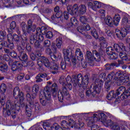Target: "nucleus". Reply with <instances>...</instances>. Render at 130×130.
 <instances>
[{
	"instance_id": "obj_1",
	"label": "nucleus",
	"mask_w": 130,
	"mask_h": 130,
	"mask_svg": "<svg viewBox=\"0 0 130 130\" xmlns=\"http://www.w3.org/2000/svg\"><path fill=\"white\" fill-rule=\"evenodd\" d=\"M58 90V86L56 83H54L51 87L47 86L44 88V89L41 90L40 91L39 98H44L48 101H51V93L53 97H56Z\"/></svg>"
},
{
	"instance_id": "obj_2",
	"label": "nucleus",
	"mask_w": 130,
	"mask_h": 130,
	"mask_svg": "<svg viewBox=\"0 0 130 130\" xmlns=\"http://www.w3.org/2000/svg\"><path fill=\"white\" fill-rule=\"evenodd\" d=\"M122 26L124 27V29L122 30H119V29H116L115 34L118 38L121 39L123 37H125L127 34V30H129L130 27V20L126 17L124 16L122 20Z\"/></svg>"
},
{
	"instance_id": "obj_3",
	"label": "nucleus",
	"mask_w": 130,
	"mask_h": 130,
	"mask_svg": "<svg viewBox=\"0 0 130 130\" xmlns=\"http://www.w3.org/2000/svg\"><path fill=\"white\" fill-rule=\"evenodd\" d=\"M103 85V82L100 79H96L94 85H91L90 89L86 91V95L87 97H90L91 95L94 97L96 94L100 93L101 87Z\"/></svg>"
},
{
	"instance_id": "obj_4",
	"label": "nucleus",
	"mask_w": 130,
	"mask_h": 130,
	"mask_svg": "<svg viewBox=\"0 0 130 130\" xmlns=\"http://www.w3.org/2000/svg\"><path fill=\"white\" fill-rule=\"evenodd\" d=\"M90 75L86 74L84 76L85 80L83 79V76L82 74H79L77 77H75L73 79V84L74 86H76L77 85H80V86L83 88L84 89H86L88 87V84H89V78Z\"/></svg>"
},
{
	"instance_id": "obj_5",
	"label": "nucleus",
	"mask_w": 130,
	"mask_h": 130,
	"mask_svg": "<svg viewBox=\"0 0 130 130\" xmlns=\"http://www.w3.org/2000/svg\"><path fill=\"white\" fill-rule=\"evenodd\" d=\"M94 120H101V121L103 122V124H104V122H105V121L108 120L106 119V115H105V114H104V113H100L98 114H93V116L90 119L87 123L88 126L91 127V130H96V128H95V127H96V125L94 124V123L95 122V121H93Z\"/></svg>"
},
{
	"instance_id": "obj_6",
	"label": "nucleus",
	"mask_w": 130,
	"mask_h": 130,
	"mask_svg": "<svg viewBox=\"0 0 130 130\" xmlns=\"http://www.w3.org/2000/svg\"><path fill=\"white\" fill-rule=\"evenodd\" d=\"M86 60L88 63L89 66L92 67L94 66V61H100L101 57L100 54L96 50H93L92 52L87 51L86 52Z\"/></svg>"
},
{
	"instance_id": "obj_7",
	"label": "nucleus",
	"mask_w": 130,
	"mask_h": 130,
	"mask_svg": "<svg viewBox=\"0 0 130 130\" xmlns=\"http://www.w3.org/2000/svg\"><path fill=\"white\" fill-rule=\"evenodd\" d=\"M20 108L18 101L11 102L8 101L6 104L7 113L8 115L16 113V110Z\"/></svg>"
},
{
	"instance_id": "obj_8",
	"label": "nucleus",
	"mask_w": 130,
	"mask_h": 130,
	"mask_svg": "<svg viewBox=\"0 0 130 130\" xmlns=\"http://www.w3.org/2000/svg\"><path fill=\"white\" fill-rule=\"evenodd\" d=\"M20 26L24 33H31V31L34 32L36 30V25L33 24V21L31 19H29L27 21V27L25 22L21 23Z\"/></svg>"
},
{
	"instance_id": "obj_9",
	"label": "nucleus",
	"mask_w": 130,
	"mask_h": 130,
	"mask_svg": "<svg viewBox=\"0 0 130 130\" xmlns=\"http://www.w3.org/2000/svg\"><path fill=\"white\" fill-rule=\"evenodd\" d=\"M59 83L62 85L63 87L67 86L69 90L73 89V85H72L73 81L70 76H68L67 78L64 76H61L59 79Z\"/></svg>"
},
{
	"instance_id": "obj_10",
	"label": "nucleus",
	"mask_w": 130,
	"mask_h": 130,
	"mask_svg": "<svg viewBox=\"0 0 130 130\" xmlns=\"http://www.w3.org/2000/svg\"><path fill=\"white\" fill-rule=\"evenodd\" d=\"M123 76L122 72L119 71L115 73L114 80H120L122 83L125 84L126 86H130V75H127L125 78L122 77Z\"/></svg>"
},
{
	"instance_id": "obj_11",
	"label": "nucleus",
	"mask_w": 130,
	"mask_h": 130,
	"mask_svg": "<svg viewBox=\"0 0 130 130\" xmlns=\"http://www.w3.org/2000/svg\"><path fill=\"white\" fill-rule=\"evenodd\" d=\"M83 52L81 51V49L79 48L76 49L75 51V56H71V60L74 66H75L76 63H77V58L78 60H81V61L83 60Z\"/></svg>"
},
{
	"instance_id": "obj_12",
	"label": "nucleus",
	"mask_w": 130,
	"mask_h": 130,
	"mask_svg": "<svg viewBox=\"0 0 130 130\" xmlns=\"http://www.w3.org/2000/svg\"><path fill=\"white\" fill-rule=\"evenodd\" d=\"M104 125L107 127L110 126L111 129L120 130V126L119 124H118V123L114 122L110 119H108L107 121H105L104 122Z\"/></svg>"
},
{
	"instance_id": "obj_13",
	"label": "nucleus",
	"mask_w": 130,
	"mask_h": 130,
	"mask_svg": "<svg viewBox=\"0 0 130 130\" xmlns=\"http://www.w3.org/2000/svg\"><path fill=\"white\" fill-rule=\"evenodd\" d=\"M13 96L15 99H18L19 98L20 102H23L24 101V94L23 92L20 91V88L19 87H16L14 88L13 90Z\"/></svg>"
},
{
	"instance_id": "obj_14",
	"label": "nucleus",
	"mask_w": 130,
	"mask_h": 130,
	"mask_svg": "<svg viewBox=\"0 0 130 130\" xmlns=\"http://www.w3.org/2000/svg\"><path fill=\"white\" fill-rule=\"evenodd\" d=\"M37 63L40 68L42 67V64H44L46 68H49V67H50V62H49V60L44 56H41L38 60Z\"/></svg>"
},
{
	"instance_id": "obj_15",
	"label": "nucleus",
	"mask_w": 130,
	"mask_h": 130,
	"mask_svg": "<svg viewBox=\"0 0 130 130\" xmlns=\"http://www.w3.org/2000/svg\"><path fill=\"white\" fill-rule=\"evenodd\" d=\"M36 93H34L31 94L30 92H27L25 96V99L26 101L29 102V106L30 108H33L34 107V102H33L34 99L36 98Z\"/></svg>"
},
{
	"instance_id": "obj_16",
	"label": "nucleus",
	"mask_w": 130,
	"mask_h": 130,
	"mask_svg": "<svg viewBox=\"0 0 130 130\" xmlns=\"http://www.w3.org/2000/svg\"><path fill=\"white\" fill-rule=\"evenodd\" d=\"M44 37L43 36V35L41 34L40 33H37V31H36V34H34L30 36L29 41L31 44H34L36 40L41 42L44 40Z\"/></svg>"
},
{
	"instance_id": "obj_17",
	"label": "nucleus",
	"mask_w": 130,
	"mask_h": 130,
	"mask_svg": "<svg viewBox=\"0 0 130 130\" xmlns=\"http://www.w3.org/2000/svg\"><path fill=\"white\" fill-rule=\"evenodd\" d=\"M69 95V91L68 89H67V87L66 86H63L61 89H59L58 92V99L59 101L61 102L63 100V98L65 96H68Z\"/></svg>"
},
{
	"instance_id": "obj_18",
	"label": "nucleus",
	"mask_w": 130,
	"mask_h": 130,
	"mask_svg": "<svg viewBox=\"0 0 130 130\" xmlns=\"http://www.w3.org/2000/svg\"><path fill=\"white\" fill-rule=\"evenodd\" d=\"M79 8H80V7L76 4H74L73 6L68 5L67 7V11L71 16H74L75 14H77L79 11Z\"/></svg>"
},
{
	"instance_id": "obj_19",
	"label": "nucleus",
	"mask_w": 130,
	"mask_h": 130,
	"mask_svg": "<svg viewBox=\"0 0 130 130\" xmlns=\"http://www.w3.org/2000/svg\"><path fill=\"white\" fill-rule=\"evenodd\" d=\"M89 8L92 9L93 11H97L98 9H101L102 7V3L98 1H94L93 4L92 2H89L88 3Z\"/></svg>"
},
{
	"instance_id": "obj_20",
	"label": "nucleus",
	"mask_w": 130,
	"mask_h": 130,
	"mask_svg": "<svg viewBox=\"0 0 130 130\" xmlns=\"http://www.w3.org/2000/svg\"><path fill=\"white\" fill-rule=\"evenodd\" d=\"M113 47L116 51V52H121V51H126L125 47L124 46V45L122 43H120L118 44H115L113 45Z\"/></svg>"
},
{
	"instance_id": "obj_21",
	"label": "nucleus",
	"mask_w": 130,
	"mask_h": 130,
	"mask_svg": "<svg viewBox=\"0 0 130 130\" xmlns=\"http://www.w3.org/2000/svg\"><path fill=\"white\" fill-rule=\"evenodd\" d=\"M52 70L54 71L51 72L52 74L53 75H56V74H58V73L60 72L59 64L57 62H54L53 63Z\"/></svg>"
},
{
	"instance_id": "obj_22",
	"label": "nucleus",
	"mask_w": 130,
	"mask_h": 130,
	"mask_svg": "<svg viewBox=\"0 0 130 130\" xmlns=\"http://www.w3.org/2000/svg\"><path fill=\"white\" fill-rule=\"evenodd\" d=\"M22 69V64L18 61H16L13 62L12 66V70L13 72L17 71V70H21Z\"/></svg>"
},
{
	"instance_id": "obj_23",
	"label": "nucleus",
	"mask_w": 130,
	"mask_h": 130,
	"mask_svg": "<svg viewBox=\"0 0 130 130\" xmlns=\"http://www.w3.org/2000/svg\"><path fill=\"white\" fill-rule=\"evenodd\" d=\"M18 57L22 61H27V59H28V56L24 52L19 53Z\"/></svg>"
},
{
	"instance_id": "obj_24",
	"label": "nucleus",
	"mask_w": 130,
	"mask_h": 130,
	"mask_svg": "<svg viewBox=\"0 0 130 130\" xmlns=\"http://www.w3.org/2000/svg\"><path fill=\"white\" fill-rule=\"evenodd\" d=\"M61 126H62V127H63V128H64V130H71V126L70 125V124H69V123H68V122H67V121L66 120H63L61 122Z\"/></svg>"
},
{
	"instance_id": "obj_25",
	"label": "nucleus",
	"mask_w": 130,
	"mask_h": 130,
	"mask_svg": "<svg viewBox=\"0 0 130 130\" xmlns=\"http://www.w3.org/2000/svg\"><path fill=\"white\" fill-rule=\"evenodd\" d=\"M129 96H130V88L125 90L124 92L121 94L120 97L122 99H126Z\"/></svg>"
},
{
	"instance_id": "obj_26",
	"label": "nucleus",
	"mask_w": 130,
	"mask_h": 130,
	"mask_svg": "<svg viewBox=\"0 0 130 130\" xmlns=\"http://www.w3.org/2000/svg\"><path fill=\"white\" fill-rule=\"evenodd\" d=\"M0 71L3 73L8 71V64L7 63L0 62Z\"/></svg>"
},
{
	"instance_id": "obj_27",
	"label": "nucleus",
	"mask_w": 130,
	"mask_h": 130,
	"mask_svg": "<svg viewBox=\"0 0 130 130\" xmlns=\"http://www.w3.org/2000/svg\"><path fill=\"white\" fill-rule=\"evenodd\" d=\"M105 21L107 25H108V26H112L114 24V22L113 21L112 18L110 16H107V18L105 19Z\"/></svg>"
},
{
	"instance_id": "obj_28",
	"label": "nucleus",
	"mask_w": 130,
	"mask_h": 130,
	"mask_svg": "<svg viewBox=\"0 0 130 130\" xmlns=\"http://www.w3.org/2000/svg\"><path fill=\"white\" fill-rule=\"evenodd\" d=\"M116 97V94L114 93V91H111L107 96V98L108 100H112L113 98H115Z\"/></svg>"
},
{
	"instance_id": "obj_29",
	"label": "nucleus",
	"mask_w": 130,
	"mask_h": 130,
	"mask_svg": "<svg viewBox=\"0 0 130 130\" xmlns=\"http://www.w3.org/2000/svg\"><path fill=\"white\" fill-rule=\"evenodd\" d=\"M125 91V87L124 86H120L117 89L116 94V95H120V94H123Z\"/></svg>"
},
{
	"instance_id": "obj_30",
	"label": "nucleus",
	"mask_w": 130,
	"mask_h": 130,
	"mask_svg": "<svg viewBox=\"0 0 130 130\" xmlns=\"http://www.w3.org/2000/svg\"><path fill=\"white\" fill-rule=\"evenodd\" d=\"M43 127L45 130H52V126H50V123L48 122H44Z\"/></svg>"
},
{
	"instance_id": "obj_31",
	"label": "nucleus",
	"mask_w": 130,
	"mask_h": 130,
	"mask_svg": "<svg viewBox=\"0 0 130 130\" xmlns=\"http://www.w3.org/2000/svg\"><path fill=\"white\" fill-rule=\"evenodd\" d=\"M99 40L100 41H103V42L101 43V47L103 48H106V47H107V43L105 42V38L101 37L99 38Z\"/></svg>"
},
{
	"instance_id": "obj_32",
	"label": "nucleus",
	"mask_w": 130,
	"mask_h": 130,
	"mask_svg": "<svg viewBox=\"0 0 130 130\" xmlns=\"http://www.w3.org/2000/svg\"><path fill=\"white\" fill-rule=\"evenodd\" d=\"M46 30H47V28H46V27H42L41 28H37L36 32H37V33H41L42 35H44V34L46 35Z\"/></svg>"
},
{
	"instance_id": "obj_33",
	"label": "nucleus",
	"mask_w": 130,
	"mask_h": 130,
	"mask_svg": "<svg viewBox=\"0 0 130 130\" xmlns=\"http://www.w3.org/2000/svg\"><path fill=\"white\" fill-rule=\"evenodd\" d=\"M120 21V16L119 15H115L114 17V24L115 26H117Z\"/></svg>"
},
{
	"instance_id": "obj_34",
	"label": "nucleus",
	"mask_w": 130,
	"mask_h": 130,
	"mask_svg": "<svg viewBox=\"0 0 130 130\" xmlns=\"http://www.w3.org/2000/svg\"><path fill=\"white\" fill-rule=\"evenodd\" d=\"M40 102L43 105V106H46L49 102H50V101H48L44 98H40Z\"/></svg>"
},
{
	"instance_id": "obj_35",
	"label": "nucleus",
	"mask_w": 130,
	"mask_h": 130,
	"mask_svg": "<svg viewBox=\"0 0 130 130\" xmlns=\"http://www.w3.org/2000/svg\"><path fill=\"white\" fill-rule=\"evenodd\" d=\"M62 45V39L61 38H58L56 39V45L57 48H60Z\"/></svg>"
},
{
	"instance_id": "obj_36",
	"label": "nucleus",
	"mask_w": 130,
	"mask_h": 130,
	"mask_svg": "<svg viewBox=\"0 0 130 130\" xmlns=\"http://www.w3.org/2000/svg\"><path fill=\"white\" fill-rule=\"evenodd\" d=\"M91 34L95 39H98L99 38V36L98 35V33L97 32L96 29L92 28L91 29Z\"/></svg>"
},
{
	"instance_id": "obj_37",
	"label": "nucleus",
	"mask_w": 130,
	"mask_h": 130,
	"mask_svg": "<svg viewBox=\"0 0 130 130\" xmlns=\"http://www.w3.org/2000/svg\"><path fill=\"white\" fill-rule=\"evenodd\" d=\"M119 55L122 60H128V59L127 58V55H126V53H123L121 52Z\"/></svg>"
},
{
	"instance_id": "obj_38",
	"label": "nucleus",
	"mask_w": 130,
	"mask_h": 130,
	"mask_svg": "<svg viewBox=\"0 0 130 130\" xmlns=\"http://www.w3.org/2000/svg\"><path fill=\"white\" fill-rule=\"evenodd\" d=\"M70 22L72 24V25H73V26H78L79 24V22L78 21V20L76 19L75 17H72L70 19Z\"/></svg>"
},
{
	"instance_id": "obj_39",
	"label": "nucleus",
	"mask_w": 130,
	"mask_h": 130,
	"mask_svg": "<svg viewBox=\"0 0 130 130\" xmlns=\"http://www.w3.org/2000/svg\"><path fill=\"white\" fill-rule=\"evenodd\" d=\"M0 58L2 60H6V61H10V56L8 54L1 55L0 56Z\"/></svg>"
},
{
	"instance_id": "obj_40",
	"label": "nucleus",
	"mask_w": 130,
	"mask_h": 130,
	"mask_svg": "<svg viewBox=\"0 0 130 130\" xmlns=\"http://www.w3.org/2000/svg\"><path fill=\"white\" fill-rule=\"evenodd\" d=\"M106 52L109 56H111L113 53V48L112 47H108L106 49Z\"/></svg>"
},
{
	"instance_id": "obj_41",
	"label": "nucleus",
	"mask_w": 130,
	"mask_h": 130,
	"mask_svg": "<svg viewBox=\"0 0 130 130\" xmlns=\"http://www.w3.org/2000/svg\"><path fill=\"white\" fill-rule=\"evenodd\" d=\"M7 36V32L6 31H0V40L1 41H3L5 38H6V37Z\"/></svg>"
},
{
	"instance_id": "obj_42",
	"label": "nucleus",
	"mask_w": 130,
	"mask_h": 130,
	"mask_svg": "<svg viewBox=\"0 0 130 130\" xmlns=\"http://www.w3.org/2000/svg\"><path fill=\"white\" fill-rule=\"evenodd\" d=\"M79 11L81 14L86 13V6L84 5H81L79 6Z\"/></svg>"
},
{
	"instance_id": "obj_43",
	"label": "nucleus",
	"mask_w": 130,
	"mask_h": 130,
	"mask_svg": "<svg viewBox=\"0 0 130 130\" xmlns=\"http://www.w3.org/2000/svg\"><path fill=\"white\" fill-rule=\"evenodd\" d=\"M84 123L83 122V121H82V119H79L78 123L77 124L78 128H82V127H84Z\"/></svg>"
},
{
	"instance_id": "obj_44",
	"label": "nucleus",
	"mask_w": 130,
	"mask_h": 130,
	"mask_svg": "<svg viewBox=\"0 0 130 130\" xmlns=\"http://www.w3.org/2000/svg\"><path fill=\"white\" fill-rule=\"evenodd\" d=\"M39 91V86L38 85H35L32 87V91L35 92L34 93H36V96H37V92Z\"/></svg>"
},
{
	"instance_id": "obj_45",
	"label": "nucleus",
	"mask_w": 130,
	"mask_h": 130,
	"mask_svg": "<svg viewBox=\"0 0 130 130\" xmlns=\"http://www.w3.org/2000/svg\"><path fill=\"white\" fill-rule=\"evenodd\" d=\"M109 58L110 59H116L118 57V54H116L115 52H113L111 55L109 56Z\"/></svg>"
},
{
	"instance_id": "obj_46",
	"label": "nucleus",
	"mask_w": 130,
	"mask_h": 130,
	"mask_svg": "<svg viewBox=\"0 0 130 130\" xmlns=\"http://www.w3.org/2000/svg\"><path fill=\"white\" fill-rule=\"evenodd\" d=\"M120 127L122 130H126L127 128V123L126 122H123L121 123Z\"/></svg>"
},
{
	"instance_id": "obj_47",
	"label": "nucleus",
	"mask_w": 130,
	"mask_h": 130,
	"mask_svg": "<svg viewBox=\"0 0 130 130\" xmlns=\"http://www.w3.org/2000/svg\"><path fill=\"white\" fill-rule=\"evenodd\" d=\"M114 76H115V73L114 72H112L111 73H110L108 76V78H109V81H112L113 79L114 80Z\"/></svg>"
},
{
	"instance_id": "obj_48",
	"label": "nucleus",
	"mask_w": 130,
	"mask_h": 130,
	"mask_svg": "<svg viewBox=\"0 0 130 130\" xmlns=\"http://www.w3.org/2000/svg\"><path fill=\"white\" fill-rule=\"evenodd\" d=\"M63 53L64 54V56H70L71 55V50L69 49H64L63 50Z\"/></svg>"
},
{
	"instance_id": "obj_49",
	"label": "nucleus",
	"mask_w": 130,
	"mask_h": 130,
	"mask_svg": "<svg viewBox=\"0 0 130 130\" xmlns=\"http://www.w3.org/2000/svg\"><path fill=\"white\" fill-rule=\"evenodd\" d=\"M69 123L70 127H74V126H76V122H75L72 119H70L69 120Z\"/></svg>"
},
{
	"instance_id": "obj_50",
	"label": "nucleus",
	"mask_w": 130,
	"mask_h": 130,
	"mask_svg": "<svg viewBox=\"0 0 130 130\" xmlns=\"http://www.w3.org/2000/svg\"><path fill=\"white\" fill-rule=\"evenodd\" d=\"M42 12H43L45 14H50L52 13V10L49 8H46L45 9H42Z\"/></svg>"
},
{
	"instance_id": "obj_51",
	"label": "nucleus",
	"mask_w": 130,
	"mask_h": 130,
	"mask_svg": "<svg viewBox=\"0 0 130 130\" xmlns=\"http://www.w3.org/2000/svg\"><path fill=\"white\" fill-rule=\"evenodd\" d=\"M7 39L8 42H13L14 41L13 36L11 34H8L7 35Z\"/></svg>"
},
{
	"instance_id": "obj_52",
	"label": "nucleus",
	"mask_w": 130,
	"mask_h": 130,
	"mask_svg": "<svg viewBox=\"0 0 130 130\" xmlns=\"http://www.w3.org/2000/svg\"><path fill=\"white\" fill-rule=\"evenodd\" d=\"M23 35L21 36V39L22 40V41H25V42H27V34H28V32H24L23 31Z\"/></svg>"
},
{
	"instance_id": "obj_53",
	"label": "nucleus",
	"mask_w": 130,
	"mask_h": 130,
	"mask_svg": "<svg viewBox=\"0 0 130 130\" xmlns=\"http://www.w3.org/2000/svg\"><path fill=\"white\" fill-rule=\"evenodd\" d=\"M111 84V82L110 81H108L105 83V88L107 89V91L109 90L110 88V85Z\"/></svg>"
},
{
	"instance_id": "obj_54",
	"label": "nucleus",
	"mask_w": 130,
	"mask_h": 130,
	"mask_svg": "<svg viewBox=\"0 0 130 130\" xmlns=\"http://www.w3.org/2000/svg\"><path fill=\"white\" fill-rule=\"evenodd\" d=\"M115 67V64H114V63L109 64V63H107L105 65V69L106 70H111V67Z\"/></svg>"
},
{
	"instance_id": "obj_55",
	"label": "nucleus",
	"mask_w": 130,
	"mask_h": 130,
	"mask_svg": "<svg viewBox=\"0 0 130 130\" xmlns=\"http://www.w3.org/2000/svg\"><path fill=\"white\" fill-rule=\"evenodd\" d=\"M51 20L55 23H57L58 21V18H57L56 15L54 14L51 16Z\"/></svg>"
},
{
	"instance_id": "obj_56",
	"label": "nucleus",
	"mask_w": 130,
	"mask_h": 130,
	"mask_svg": "<svg viewBox=\"0 0 130 130\" xmlns=\"http://www.w3.org/2000/svg\"><path fill=\"white\" fill-rule=\"evenodd\" d=\"M6 100V95L3 94V96L0 97V103L2 105H5V100Z\"/></svg>"
},
{
	"instance_id": "obj_57",
	"label": "nucleus",
	"mask_w": 130,
	"mask_h": 130,
	"mask_svg": "<svg viewBox=\"0 0 130 130\" xmlns=\"http://www.w3.org/2000/svg\"><path fill=\"white\" fill-rule=\"evenodd\" d=\"M1 90L3 93H5L6 91H7V85L5 83L2 84Z\"/></svg>"
},
{
	"instance_id": "obj_58",
	"label": "nucleus",
	"mask_w": 130,
	"mask_h": 130,
	"mask_svg": "<svg viewBox=\"0 0 130 130\" xmlns=\"http://www.w3.org/2000/svg\"><path fill=\"white\" fill-rule=\"evenodd\" d=\"M53 36V34H52V32L50 31H47L46 34V37L47 38H49V39H50V38H52Z\"/></svg>"
},
{
	"instance_id": "obj_59",
	"label": "nucleus",
	"mask_w": 130,
	"mask_h": 130,
	"mask_svg": "<svg viewBox=\"0 0 130 130\" xmlns=\"http://www.w3.org/2000/svg\"><path fill=\"white\" fill-rule=\"evenodd\" d=\"M50 41L47 40H45L44 42V47H49V46H50Z\"/></svg>"
},
{
	"instance_id": "obj_60",
	"label": "nucleus",
	"mask_w": 130,
	"mask_h": 130,
	"mask_svg": "<svg viewBox=\"0 0 130 130\" xmlns=\"http://www.w3.org/2000/svg\"><path fill=\"white\" fill-rule=\"evenodd\" d=\"M24 77L25 74H24L23 73H20L17 76V80H18L19 81H22V80L24 79Z\"/></svg>"
},
{
	"instance_id": "obj_61",
	"label": "nucleus",
	"mask_w": 130,
	"mask_h": 130,
	"mask_svg": "<svg viewBox=\"0 0 130 130\" xmlns=\"http://www.w3.org/2000/svg\"><path fill=\"white\" fill-rule=\"evenodd\" d=\"M24 49H25V47H22V46H19L17 47L18 51L19 53H23L24 52Z\"/></svg>"
},
{
	"instance_id": "obj_62",
	"label": "nucleus",
	"mask_w": 130,
	"mask_h": 130,
	"mask_svg": "<svg viewBox=\"0 0 130 130\" xmlns=\"http://www.w3.org/2000/svg\"><path fill=\"white\" fill-rule=\"evenodd\" d=\"M84 28V31H89V30H91V27L89 24L87 23H84L83 24Z\"/></svg>"
},
{
	"instance_id": "obj_63",
	"label": "nucleus",
	"mask_w": 130,
	"mask_h": 130,
	"mask_svg": "<svg viewBox=\"0 0 130 130\" xmlns=\"http://www.w3.org/2000/svg\"><path fill=\"white\" fill-rule=\"evenodd\" d=\"M56 55V61H58V60H61L62 59L61 58V54L60 53L58 52Z\"/></svg>"
},
{
	"instance_id": "obj_64",
	"label": "nucleus",
	"mask_w": 130,
	"mask_h": 130,
	"mask_svg": "<svg viewBox=\"0 0 130 130\" xmlns=\"http://www.w3.org/2000/svg\"><path fill=\"white\" fill-rule=\"evenodd\" d=\"M80 21L81 23H86V22H87V18H86V16H81L80 18Z\"/></svg>"
}]
</instances>
